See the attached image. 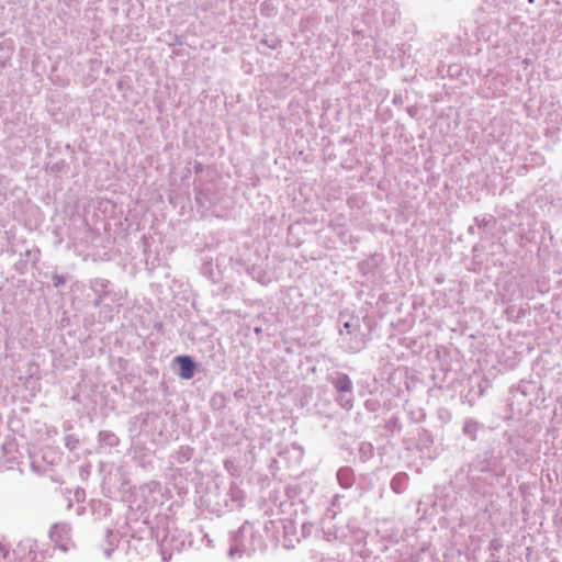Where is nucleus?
<instances>
[{
  "label": "nucleus",
  "mask_w": 562,
  "mask_h": 562,
  "mask_svg": "<svg viewBox=\"0 0 562 562\" xmlns=\"http://www.w3.org/2000/svg\"><path fill=\"white\" fill-rule=\"evenodd\" d=\"M381 540V550L400 546L397 562H439L431 546L418 542L417 529H375Z\"/></svg>",
  "instance_id": "1"
},
{
  "label": "nucleus",
  "mask_w": 562,
  "mask_h": 562,
  "mask_svg": "<svg viewBox=\"0 0 562 562\" xmlns=\"http://www.w3.org/2000/svg\"><path fill=\"white\" fill-rule=\"evenodd\" d=\"M476 469L482 475L471 477L472 490L483 496L492 495L495 492L493 481L503 479L506 473L502 458L493 453H485L484 459L477 463Z\"/></svg>",
  "instance_id": "2"
},
{
  "label": "nucleus",
  "mask_w": 562,
  "mask_h": 562,
  "mask_svg": "<svg viewBox=\"0 0 562 562\" xmlns=\"http://www.w3.org/2000/svg\"><path fill=\"white\" fill-rule=\"evenodd\" d=\"M327 381L333 385L335 390V402L342 409L350 411L353 407L355 394L353 383L350 376L345 373L337 371L334 374L327 376Z\"/></svg>",
  "instance_id": "3"
},
{
  "label": "nucleus",
  "mask_w": 562,
  "mask_h": 562,
  "mask_svg": "<svg viewBox=\"0 0 562 562\" xmlns=\"http://www.w3.org/2000/svg\"><path fill=\"white\" fill-rule=\"evenodd\" d=\"M339 334L342 341L347 344V348L350 352H359L366 347L364 334L361 333L359 319L351 317L342 324L339 328Z\"/></svg>",
  "instance_id": "4"
},
{
  "label": "nucleus",
  "mask_w": 562,
  "mask_h": 562,
  "mask_svg": "<svg viewBox=\"0 0 562 562\" xmlns=\"http://www.w3.org/2000/svg\"><path fill=\"white\" fill-rule=\"evenodd\" d=\"M463 535L458 532L452 535V544L447 547L442 553L443 562H475L473 553L476 546L473 544V548L463 546L460 541Z\"/></svg>",
  "instance_id": "5"
},
{
  "label": "nucleus",
  "mask_w": 562,
  "mask_h": 562,
  "mask_svg": "<svg viewBox=\"0 0 562 562\" xmlns=\"http://www.w3.org/2000/svg\"><path fill=\"white\" fill-rule=\"evenodd\" d=\"M308 529H273V538L284 549H293L302 539L307 537Z\"/></svg>",
  "instance_id": "6"
},
{
  "label": "nucleus",
  "mask_w": 562,
  "mask_h": 562,
  "mask_svg": "<svg viewBox=\"0 0 562 562\" xmlns=\"http://www.w3.org/2000/svg\"><path fill=\"white\" fill-rule=\"evenodd\" d=\"M485 426L484 424L480 423L479 420L469 417L465 418L462 426V434L469 438L471 441L477 440V435L480 431L484 430Z\"/></svg>",
  "instance_id": "7"
},
{
  "label": "nucleus",
  "mask_w": 562,
  "mask_h": 562,
  "mask_svg": "<svg viewBox=\"0 0 562 562\" xmlns=\"http://www.w3.org/2000/svg\"><path fill=\"white\" fill-rule=\"evenodd\" d=\"M336 477L340 487L347 490L353 486L356 482V474L352 468L341 467L336 473Z\"/></svg>",
  "instance_id": "8"
},
{
  "label": "nucleus",
  "mask_w": 562,
  "mask_h": 562,
  "mask_svg": "<svg viewBox=\"0 0 562 562\" xmlns=\"http://www.w3.org/2000/svg\"><path fill=\"white\" fill-rule=\"evenodd\" d=\"M176 362L180 367V378L189 380L193 376L195 364L189 356H178Z\"/></svg>",
  "instance_id": "9"
},
{
  "label": "nucleus",
  "mask_w": 562,
  "mask_h": 562,
  "mask_svg": "<svg viewBox=\"0 0 562 562\" xmlns=\"http://www.w3.org/2000/svg\"><path fill=\"white\" fill-rule=\"evenodd\" d=\"M409 476L405 472L396 473L391 480V488L396 494H402L407 490Z\"/></svg>",
  "instance_id": "10"
},
{
  "label": "nucleus",
  "mask_w": 562,
  "mask_h": 562,
  "mask_svg": "<svg viewBox=\"0 0 562 562\" xmlns=\"http://www.w3.org/2000/svg\"><path fill=\"white\" fill-rule=\"evenodd\" d=\"M379 266V260L376 255H371L367 259L360 261L358 263V270L362 276L374 274Z\"/></svg>",
  "instance_id": "11"
},
{
  "label": "nucleus",
  "mask_w": 562,
  "mask_h": 562,
  "mask_svg": "<svg viewBox=\"0 0 562 562\" xmlns=\"http://www.w3.org/2000/svg\"><path fill=\"white\" fill-rule=\"evenodd\" d=\"M485 83L488 85V89H491L492 85H494L496 87V89L493 92L486 93L485 97L498 98L504 94L505 80L503 77H501V76L492 77L491 79L486 80Z\"/></svg>",
  "instance_id": "12"
},
{
  "label": "nucleus",
  "mask_w": 562,
  "mask_h": 562,
  "mask_svg": "<svg viewBox=\"0 0 562 562\" xmlns=\"http://www.w3.org/2000/svg\"><path fill=\"white\" fill-rule=\"evenodd\" d=\"M383 428L387 432V436H394L395 434H400L403 429V425L401 418L396 415L391 416L385 420Z\"/></svg>",
  "instance_id": "13"
},
{
  "label": "nucleus",
  "mask_w": 562,
  "mask_h": 562,
  "mask_svg": "<svg viewBox=\"0 0 562 562\" xmlns=\"http://www.w3.org/2000/svg\"><path fill=\"white\" fill-rule=\"evenodd\" d=\"M358 453L361 462H368L374 457V447L369 441H361L358 447Z\"/></svg>",
  "instance_id": "14"
},
{
  "label": "nucleus",
  "mask_w": 562,
  "mask_h": 562,
  "mask_svg": "<svg viewBox=\"0 0 562 562\" xmlns=\"http://www.w3.org/2000/svg\"><path fill=\"white\" fill-rule=\"evenodd\" d=\"M418 449L429 448L434 443L432 436L429 430L420 428L418 430Z\"/></svg>",
  "instance_id": "15"
},
{
  "label": "nucleus",
  "mask_w": 562,
  "mask_h": 562,
  "mask_svg": "<svg viewBox=\"0 0 562 562\" xmlns=\"http://www.w3.org/2000/svg\"><path fill=\"white\" fill-rule=\"evenodd\" d=\"M316 537L323 538L328 542L342 538V536L338 535V529H316Z\"/></svg>",
  "instance_id": "16"
},
{
  "label": "nucleus",
  "mask_w": 562,
  "mask_h": 562,
  "mask_svg": "<svg viewBox=\"0 0 562 562\" xmlns=\"http://www.w3.org/2000/svg\"><path fill=\"white\" fill-rule=\"evenodd\" d=\"M530 387H531V383L521 381L516 386H513L510 392L513 393L514 396L516 393H519L522 396H527L530 394Z\"/></svg>",
  "instance_id": "17"
},
{
  "label": "nucleus",
  "mask_w": 562,
  "mask_h": 562,
  "mask_svg": "<svg viewBox=\"0 0 562 562\" xmlns=\"http://www.w3.org/2000/svg\"><path fill=\"white\" fill-rule=\"evenodd\" d=\"M474 221H475V224L477 225V227H480V228L494 226L496 224V220L493 215L483 216V217L476 216L474 218Z\"/></svg>",
  "instance_id": "18"
},
{
  "label": "nucleus",
  "mask_w": 562,
  "mask_h": 562,
  "mask_svg": "<svg viewBox=\"0 0 562 562\" xmlns=\"http://www.w3.org/2000/svg\"><path fill=\"white\" fill-rule=\"evenodd\" d=\"M364 407H366L367 411L374 413V412L380 409L381 404H380V402L378 400L368 398L364 402Z\"/></svg>",
  "instance_id": "19"
},
{
  "label": "nucleus",
  "mask_w": 562,
  "mask_h": 562,
  "mask_svg": "<svg viewBox=\"0 0 562 562\" xmlns=\"http://www.w3.org/2000/svg\"><path fill=\"white\" fill-rule=\"evenodd\" d=\"M503 548V542L498 538H493L488 543V549L492 555L498 552Z\"/></svg>",
  "instance_id": "20"
},
{
  "label": "nucleus",
  "mask_w": 562,
  "mask_h": 562,
  "mask_svg": "<svg viewBox=\"0 0 562 562\" xmlns=\"http://www.w3.org/2000/svg\"><path fill=\"white\" fill-rule=\"evenodd\" d=\"M504 438L506 439V441L509 443V445H513V440H514V435L509 431H505L504 432Z\"/></svg>",
  "instance_id": "21"
},
{
  "label": "nucleus",
  "mask_w": 562,
  "mask_h": 562,
  "mask_svg": "<svg viewBox=\"0 0 562 562\" xmlns=\"http://www.w3.org/2000/svg\"><path fill=\"white\" fill-rule=\"evenodd\" d=\"M342 498V496L336 494L334 497H333V502H331V505L335 507V506H339L340 505V499Z\"/></svg>",
  "instance_id": "22"
},
{
  "label": "nucleus",
  "mask_w": 562,
  "mask_h": 562,
  "mask_svg": "<svg viewBox=\"0 0 562 562\" xmlns=\"http://www.w3.org/2000/svg\"><path fill=\"white\" fill-rule=\"evenodd\" d=\"M531 554V548L529 546H526V559L529 560V557Z\"/></svg>",
  "instance_id": "23"
},
{
  "label": "nucleus",
  "mask_w": 562,
  "mask_h": 562,
  "mask_svg": "<svg viewBox=\"0 0 562 562\" xmlns=\"http://www.w3.org/2000/svg\"><path fill=\"white\" fill-rule=\"evenodd\" d=\"M322 562H341V561L334 559V558H329V559L323 560Z\"/></svg>",
  "instance_id": "24"
},
{
  "label": "nucleus",
  "mask_w": 562,
  "mask_h": 562,
  "mask_svg": "<svg viewBox=\"0 0 562 562\" xmlns=\"http://www.w3.org/2000/svg\"><path fill=\"white\" fill-rule=\"evenodd\" d=\"M400 102H402L401 97H394V99H393V103H394V104H397V103H400Z\"/></svg>",
  "instance_id": "25"
},
{
  "label": "nucleus",
  "mask_w": 562,
  "mask_h": 562,
  "mask_svg": "<svg viewBox=\"0 0 562 562\" xmlns=\"http://www.w3.org/2000/svg\"><path fill=\"white\" fill-rule=\"evenodd\" d=\"M477 394H479V396H483L484 395V389L481 385H479V393Z\"/></svg>",
  "instance_id": "26"
},
{
  "label": "nucleus",
  "mask_w": 562,
  "mask_h": 562,
  "mask_svg": "<svg viewBox=\"0 0 562 562\" xmlns=\"http://www.w3.org/2000/svg\"><path fill=\"white\" fill-rule=\"evenodd\" d=\"M263 42H265V44H267V45H268V42H267V41H263ZM269 47H270V48H276V45H274V44H269Z\"/></svg>",
  "instance_id": "27"
},
{
  "label": "nucleus",
  "mask_w": 562,
  "mask_h": 562,
  "mask_svg": "<svg viewBox=\"0 0 562 562\" xmlns=\"http://www.w3.org/2000/svg\"><path fill=\"white\" fill-rule=\"evenodd\" d=\"M301 527L305 528V527H307V524L303 522Z\"/></svg>",
  "instance_id": "28"
}]
</instances>
